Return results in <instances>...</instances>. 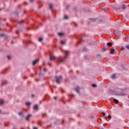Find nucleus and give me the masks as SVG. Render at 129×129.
Returning a JSON list of instances; mask_svg holds the SVG:
<instances>
[{
	"label": "nucleus",
	"instance_id": "3",
	"mask_svg": "<svg viewBox=\"0 0 129 129\" xmlns=\"http://www.w3.org/2000/svg\"><path fill=\"white\" fill-rule=\"evenodd\" d=\"M57 61L59 62L60 63H63V62H64V58L63 57H59L58 58H57Z\"/></svg>",
	"mask_w": 129,
	"mask_h": 129
},
{
	"label": "nucleus",
	"instance_id": "25",
	"mask_svg": "<svg viewBox=\"0 0 129 129\" xmlns=\"http://www.w3.org/2000/svg\"><path fill=\"white\" fill-rule=\"evenodd\" d=\"M18 114L19 115H22V112H19Z\"/></svg>",
	"mask_w": 129,
	"mask_h": 129
},
{
	"label": "nucleus",
	"instance_id": "17",
	"mask_svg": "<svg viewBox=\"0 0 129 129\" xmlns=\"http://www.w3.org/2000/svg\"><path fill=\"white\" fill-rule=\"evenodd\" d=\"M63 18H64V20H67L68 19V17L67 16V15H64L63 16Z\"/></svg>",
	"mask_w": 129,
	"mask_h": 129
},
{
	"label": "nucleus",
	"instance_id": "32",
	"mask_svg": "<svg viewBox=\"0 0 129 129\" xmlns=\"http://www.w3.org/2000/svg\"><path fill=\"white\" fill-rule=\"evenodd\" d=\"M33 1L34 0H30V2H31V3H33Z\"/></svg>",
	"mask_w": 129,
	"mask_h": 129
},
{
	"label": "nucleus",
	"instance_id": "8",
	"mask_svg": "<svg viewBox=\"0 0 129 129\" xmlns=\"http://www.w3.org/2000/svg\"><path fill=\"white\" fill-rule=\"evenodd\" d=\"M64 33L62 32H59L58 33V35L59 36V37H62V36H63Z\"/></svg>",
	"mask_w": 129,
	"mask_h": 129
},
{
	"label": "nucleus",
	"instance_id": "31",
	"mask_svg": "<svg viewBox=\"0 0 129 129\" xmlns=\"http://www.w3.org/2000/svg\"><path fill=\"white\" fill-rule=\"evenodd\" d=\"M33 129H38V128L37 127H34Z\"/></svg>",
	"mask_w": 129,
	"mask_h": 129
},
{
	"label": "nucleus",
	"instance_id": "16",
	"mask_svg": "<svg viewBox=\"0 0 129 129\" xmlns=\"http://www.w3.org/2000/svg\"><path fill=\"white\" fill-rule=\"evenodd\" d=\"M122 10H125L126 6L125 5H123L122 7Z\"/></svg>",
	"mask_w": 129,
	"mask_h": 129
},
{
	"label": "nucleus",
	"instance_id": "15",
	"mask_svg": "<svg viewBox=\"0 0 129 129\" xmlns=\"http://www.w3.org/2000/svg\"><path fill=\"white\" fill-rule=\"evenodd\" d=\"M4 102H5L4 100H1L0 101V105H3V104H4Z\"/></svg>",
	"mask_w": 129,
	"mask_h": 129
},
{
	"label": "nucleus",
	"instance_id": "23",
	"mask_svg": "<svg viewBox=\"0 0 129 129\" xmlns=\"http://www.w3.org/2000/svg\"><path fill=\"white\" fill-rule=\"evenodd\" d=\"M108 118H109V119H111V115H109L108 116Z\"/></svg>",
	"mask_w": 129,
	"mask_h": 129
},
{
	"label": "nucleus",
	"instance_id": "30",
	"mask_svg": "<svg viewBox=\"0 0 129 129\" xmlns=\"http://www.w3.org/2000/svg\"><path fill=\"white\" fill-rule=\"evenodd\" d=\"M43 71H45V72H46V71H47V69H44Z\"/></svg>",
	"mask_w": 129,
	"mask_h": 129
},
{
	"label": "nucleus",
	"instance_id": "26",
	"mask_svg": "<svg viewBox=\"0 0 129 129\" xmlns=\"http://www.w3.org/2000/svg\"><path fill=\"white\" fill-rule=\"evenodd\" d=\"M115 9L116 10H119V9H120V7H116Z\"/></svg>",
	"mask_w": 129,
	"mask_h": 129
},
{
	"label": "nucleus",
	"instance_id": "18",
	"mask_svg": "<svg viewBox=\"0 0 129 129\" xmlns=\"http://www.w3.org/2000/svg\"><path fill=\"white\" fill-rule=\"evenodd\" d=\"M114 102H115V103H118V102H119L117 100V99H114Z\"/></svg>",
	"mask_w": 129,
	"mask_h": 129
},
{
	"label": "nucleus",
	"instance_id": "13",
	"mask_svg": "<svg viewBox=\"0 0 129 129\" xmlns=\"http://www.w3.org/2000/svg\"><path fill=\"white\" fill-rule=\"evenodd\" d=\"M34 109L35 110H37V109H38V105H35L34 106Z\"/></svg>",
	"mask_w": 129,
	"mask_h": 129
},
{
	"label": "nucleus",
	"instance_id": "33",
	"mask_svg": "<svg viewBox=\"0 0 129 129\" xmlns=\"http://www.w3.org/2000/svg\"><path fill=\"white\" fill-rule=\"evenodd\" d=\"M54 99H56V98H57V97H54Z\"/></svg>",
	"mask_w": 129,
	"mask_h": 129
},
{
	"label": "nucleus",
	"instance_id": "2",
	"mask_svg": "<svg viewBox=\"0 0 129 129\" xmlns=\"http://www.w3.org/2000/svg\"><path fill=\"white\" fill-rule=\"evenodd\" d=\"M114 35H116V36L119 37V36L122 35V32L120 31L115 30L114 31Z\"/></svg>",
	"mask_w": 129,
	"mask_h": 129
},
{
	"label": "nucleus",
	"instance_id": "7",
	"mask_svg": "<svg viewBox=\"0 0 129 129\" xmlns=\"http://www.w3.org/2000/svg\"><path fill=\"white\" fill-rule=\"evenodd\" d=\"M65 55H66V58H67V55H69V51H64Z\"/></svg>",
	"mask_w": 129,
	"mask_h": 129
},
{
	"label": "nucleus",
	"instance_id": "12",
	"mask_svg": "<svg viewBox=\"0 0 129 129\" xmlns=\"http://www.w3.org/2000/svg\"><path fill=\"white\" fill-rule=\"evenodd\" d=\"M111 78L112 79H114L115 78H116V75H115V74L112 75V76H111Z\"/></svg>",
	"mask_w": 129,
	"mask_h": 129
},
{
	"label": "nucleus",
	"instance_id": "4",
	"mask_svg": "<svg viewBox=\"0 0 129 129\" xmlns=\"http://www.w3.org/2000/svg\"><path fill=\"white\" fill-rule=\"evenodd\" d=\"M55 56H54V55H51L50 56V60H51V61H54L55 60Z\"/></svg>",
	"mask_w": 129,
	"mask_h": 129
},
{
	"label": "nucleus",
	"instance_id": "6",
	"mask_svg": "<svg viewBox=\"0 0 129 129\" xmlns=\"http://www.w3.org/2000/svg\"><path fill=\"white\" fill-rule=\"evenodd\" d=\"M37 62H38V59L34 60H33V61H32V64H33V65H35V64H36V63H37Z\"/></svg>",
	"mask_w": 129,
	"mask_h": 129
},
{
	"label": "nucleus",
	"instance_id": "11",
	"mask_svg": "<svg viewBox=\"0 0 129 129\" xmlns=\"http://www.w3.org/2000/svg\"><path fill=\"white\" fill-rule=\"evenodd\" d=\"M114 51H115L114 49H111L110 54H114Z\"/></svg>",
	"mask_w": 129,
	"mask_h": 129
},
{
	"label": "nucleus",
	"instance_id": "14",
	"mask_svg": "<svg viewBox=\"0 0 129 129\" xmlns=\"http://www.w3.org/2000/svg\"><path fill=\"white\" fill-rule=\"evenodd\" d=\"M107 46H108V47H111V46L112 45V43L111 42H109L107 43Z\"/></svg>",
	"mask_w": 129,
	"mask_h": 129
},
{
	"label": "nucleus",
	"instance_id": "22",
	"mask_svg": "<svg viewBox=\"0 0 129 129\" xmlns=\"http://www.w3.org/2000/svg\"><path fill=\"white\" fill-rule=\"evenodd\" d=\"M92 86L93 87H96V84H93L92 85Z\"/></svg>",
	"mask_w": 129,
	"mask_h": 129
},
{
	"label": "nucleus",
	"instance_id": "27",
	"mask_svg": "<svg viewBox=\"0 0 129 129\" xmlns=\"http://www.w3.org/2000/svg\"><path fill=\"white\" fill-rule=\"evenodd\" d=\"M102 114H103V116H105V112H102Z\"/></svg>",
	"mask_w": 129,
	"mask_h": 129
},
{
	"label": "nucleus",
	"instance_id": "35",
	"mask_svg": "<svg viewBox=\"0 0 129 129\" xmlns=\"http://www.w3.org/2000/svg\"><path fill=\"white\" fill-rule=\"evenodd\" d=\"M105 119H106V116L105 117Z\"/></svg>",
	"mask_w": 129,
	"mask_h": 129
},
{
	"label": "nucleus",
	"instance_id": "20",
	"mask_svg": "<svg viewBox=\"0 0 129 129\" xmlns=\"http://www.w3.org/2000/svg\"><path fill=\"white\" fill-rule=\"evenodd\" d=\"M60 43L62 44V45H64V44H65V41L62 40L60 41Z\"/></svg>",
	"mask_w": 129,
	"mask_h": 129
},
{
	"label": "nucleus",
	"instance_id": "36",
	"mask_svg": "<svg viewBox=\"0 0 129 129\" xmlns=\"http://www.w3.org/2000/svg\"><path fill=\"white\" fill-rule=\"evenodd\" d=\"M0 112H1V110H0Z\"/></svg>",
	"mask_w": 129,
	"mask_h": 129
},
{
	"label": "nucleus",
	"instance_id": "5",
	"mask_svg": "<svg viewBox=\"0 0 129 129\" xmlns=\"http://www.w3.org/2000/svg\"><path fill=\"white\" fill-rule=\"evenodd\" d=\"M79 90H80V88H79L78 87L76 88L75 91H76L77 92V93H79Z\"/></svg>",
	"mask_w": 129,
	"mask_h": 129
},
{
	"label": "nucleus",
	"instance_id": "24",
	"mask_svg": "<svg viewBox=\"0 0 129 129\" xmlns=\"http://www.w3.org/2000/svg\"><path fill=\"white\" fill-rule=\"evenodd\" d=\"M7 58H8V60H10V59H11V56H10V55H8Z\"/></svg>",
	"mask_w": 129,
	"mask_h": 129
},
{
	"label": "nucleus",
	"instance_id": "19",
	"mask_svg": "<svg viewBox=\"0 0 129 129\" xmlns=\"http://www.w3.org/2000/svg\"><path fill=\"white\" fill-rule=\"evenodd\" d=\"M49 8L50 9H52L53 8V4H49Z\"/></svg>",
	"mask_w": 129,
	"mask_h": 129
},
{
	"label": "nucleus",
	"instance_id": "10",
	"mask_svg": "<svg viewBox=\"0 0 129 129\" xmlns=\"http://www.w3.org/2000/svg\"><path fill=\"white\" fill-rule=\"evenodd\" d=\"M30 117H31V115L28 114L26 117H25V118H26V120H28V119H29V118H30Z\"/></svg>",
	"mask_w": 129,
	"mask_h": 129
},
{
	"label": "nucleus",
	"instance_id": "1",
	"mask_svg": "<svg viewBox=\"0 0 129 129\" xmlns=\"http://www.w3.org/2000/svg\"><path fill=\"white\" fill-rule=\"evenodd\" d=\"M55 79L56 83H57V84H59L61 82V80L62 79V78L61 76L56 77Z\"/></svg>",
	"mask_w": 129,
	"mask_h": 129
},
{
	"label": "nucleus",
	"instance_id": "28",
	"mask_svg": "<svg viewBox=\"0 0 129 129\" xmlns=\"http://www.w3.org/2000/svg\"><path fill=\"white\" fill-rule=\"evenodd\" d=\"M4 36H5V34H1L0 35V37H4Z\"/></svg>",
	"mask_w": 129,
	"mask_h": 129
},
{
	"label": "nucleus",
	"instance_id": "21",
	"mask_svg": "<svg viewBox=\"0 0 129 129\" xmlns=\"http://www.w3.org/2000/svg\"><path fill=\"white\" fill-rule=\"evenodd\" d=\"M42 40H43V38H38L39 42H41V41H42Z\"/></svg>",
	"mask_w": 129,
	"mask_h": 129
},
{
	"label": "nucleus",
	"instance_id": "29",
	"mask_svg": "<svg viewBox=\"0 0 129 129\" xmlns=\"http://www.w3.org/2000/svg\"><path fill=\"white\" fill-rule=\"evenodd\" d=\"M126 40H127V41H129V37H126Z\"/></svg>",
	"mask_w": 129,
	"mask_h": 129
},
{
	"label": "nucleus",
	"instance_id": "34",
	"mask_svg": "<svg viewBox=\"0 0 129 129\" xmlns=\"http://www.w3.org/2000/svg\"><path fill=\"white\" fill-rule=\"evenodd\" d=\"M34 96V95H32V97H33Z\"/></svg>",
	"mask_w": 129,
	"mask_h": 129
},
{
	"label": "nucleus",
	"instance_id": "9",
	"mask_svg": "<svg viewBox=\"0 0 129 129\" xmlns=\"http://www.w3.org/2000/svg\"><path fill=\"white\" fill-rule=\"evenodd\" d=\"M25 104L27 106H30V105H31V103L30 102H26Z\"/></svg>",
	"mask_w": 129,
	"mask_h": 129
}]
</instances>
